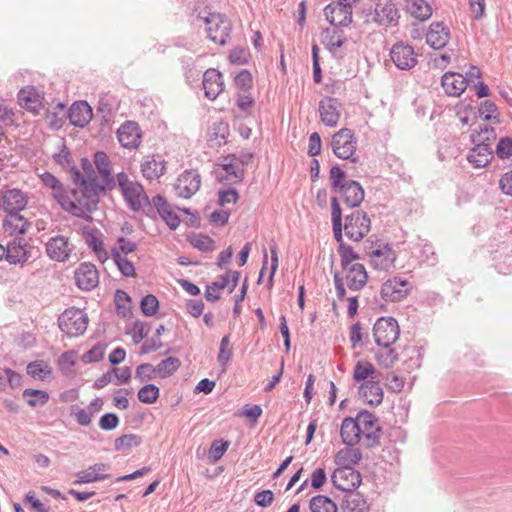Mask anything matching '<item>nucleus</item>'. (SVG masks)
Instances as JSON below:
<instances>
[{
  "instance_id": "obj_40",
  "label": "nucleus",
  "mask_w": 512,
  "mask_h": 512,
  "mask_svg": "<svg viewBox=\"0 0 512 512\" xmlns=\"http://www.w3.org/2000/svg\"><path fill=\"white\" fill-rule=\"evenodd\" d=\"M407 11L416 19L425 21L432 15V8L425 0H406Z\"/></svg>"
},
{
  "instance_id": "obj_20",
  "label": "nucleus",
  "mask_w": 512,
  "mask_h": 512,
  "mask_svg": "<svg viewBox=\"0 0 512 512\" xmlns=\"http://www.w3.org/2000/svg\"><path fill=\"white\" fill-rule=\"evenodd\" d=\"M77 286L85 291H90L99 283L98 271L92 263H82L75 272Z\"/></svg>"
},
{
  "instance_id": "obj_51",
  "label": "nucleus",
  "mask_w": 512,
  "mask_h": 512,
  "mask_svg": "<svg viewBox=\"0 0 512 512\" xmlns=\"http://www.w3.org/2000/svg\"><path fill=\"white\" fill-rule=\"evenodd\" d=\"M496 139L494 128L484 125L476 134L471 135V141L477 144H489Z\"/></svg>"
},
{
  "instance_id": "obj_54",
  "label": "nucleus",
  "mask_w": 512,
  "mask_h": 512,
  "mask_svg": "<svg viewBox=\"0 0 512 512\" xmlns=\"http://www.w3.org/2000/svg\"><path fill=\"white\" fill-rule=\"evenodd\" d=\"M338 252L341 257V266L343 269H347L352 265V261L359 258V255L354 252L353 248L345 243L339 245Z\"/></svg>"
},
{
  "instance_id": "obj_64",
  "label": "nucleus",
  "mask_w": 512,
  "mask_h": 512,
  "mask_svg": "<svg viewBox=\"0 0 512 512\" xmlns=\"http://www.w3.org/2000/svg\"><path fill=\"white\" fill-rule=\"evenodd\" d=\"M118 424L119 418L115 413H106L99 420L100 428L107 431L115 429Z\"/></svg>"
},
{
  "instance_id": "obj_60",
  "label": "nucleus",
  "mask_w": 512,
  "mask_h": 512,
  "mask_svg": "<svg viewBox=\"0 0 512 512\" xmlns=\"http://www.w3.org/2000/svg\"><path fill=\"white\" fill-rule=\"evenodd\" d=\"M104 347L100 344L94 345L90 350L83 354L85 363L98 362L103 359Z\"/></svg>"
},
{
  "instance_id": "obj_52",
  "label": "nucleus",
  "mask_w": 512,
  "mask_h": 512,
  "mask_svg": "<svg viewBox=\"0 0 512 512\" xmlns=\"http://www.w3.org/2000/svg\"><path fill=\"white\" fill-rule=\"evenodd\" d=\"M115 303L119 315L126 317L131 311V298L123 290H117L115 294Z\"/></svg>"
},
{
  "instance_id": "obj_24",
  "label": "nucleus",
  "mask_w": 512,
  "mask_h": 512,
  "mask_svg": "<svg viewBox=\"0 0 512 512\" xmlns=\"http://www.w3.org/2000/svg\"><path fill=\"white\" fill-rule=\"evenodd\" d=\"M27 204L28 199L20 189H10L2 194V208L7 214L20 213Z\"/></svg>"
},
{
  "instance_id": "obj_15",
  "label": "nucleus",
  "mask_w": 512,
  "mask_h": 512,
  "mask_svg": "<svg viewBox=\"0 0 512 512\" xmlns=\"http://www.w3.org/2000/svg\"><path fill=\"white\" fill-rule=\"evenodd\" d=\"M390 56L396 67L401 70H409L417 63L413 47L402 42L393 45Z\"/></svg>"
},
{
  "instance_id": "obj_58",
  "label": "nucleus",
  "mask_w": 512,
  "mask_h": 512,
  "mask_svg": "<svg viewBox=\"0 0 512 512\" xmlns=\"http://www.w3.org/2000/svg\"><path fill=\"white\" fill-rule=\"evenodd\" d=\"M155 374L156 372L154 366H152L149 363H145L137 367L135 378L138 379L140 382H144L153 379L155 377Z\"/></svg>"
},
{
  "instance_id": "obj_30",
  "label": "nucleus",
  "mask_w": 512,
  "mask_h": 512,
  "mask_svg": "<svg viewBox=\"0 0 512 512\" xmlns=\"http://www.w3.org/2000/svg\"><path fill=\"white\" fill-rule=\"evenodd\" d=\"M165 161L159 155H148L141 163L143 177L154 180L161 177L165 172Z\"/></svg>"
},
{
  "instance_id": "obj_36",
  "label": "nucleus",
  "mask_w": 512,
  "mask_h": 512,
  "mask_svg": "<svg viewBox=\"0 0 512 512\" xmlns=\"http://www.w3.org/2000/svg\"><path fill=\"white\" fill-rule=\"evenodd\" d=\"M5 232L13 234H25L30 227V222L20 213L7 214L3 220Z\"/></svg>"
},
{
  "instance_id": "obj_21",
  "label": "nucleus",
  "mask_w": 512,
  "mask_h": 512,
  "mask_svg": "<svg viewBox=\"0 0 512 512\" xmlns=\"http://www.w3.org/2000/svg\"><path fill=\"white\" fill-rule=\"evenodd\" d=\"M326 20L334 27H345L352 22V9H348L335 2L324 8Z\"/></svg>"
},
{
  "instance_id": "obj_47",
  "label": "nucleus",
  "mask_w": 512,
  "mask_h": 512,
  "mask_svg": "<svg viewBox=\"0 0 512 512\" xmlns=\"http://www.w3.org/2000/svg\"><path fill=\"white\" fill-rule=\"evenodd\" d=\"M112 257L121 274L125 277H134L136 275L135 267L131 261L122 256L116 249L112 250Z\"/></svg>"
},
{
  "instance_id": "obj_4",
  "label": "nucleus",
  "mask_w": 512,
  "mask_h": 512,
  "mask_svg": "<svg viewBox=\"0 0 512 512\" xmlns=\"http://www.w3.org/2000/svg\"><path fill=\"white\" fill-rule=\"evenodd\" d=\"M361 17L365 24L394 27L398 25L400 14L396 4L389 0L385 3H377L374 9H364Z\"/></svg>"
},
{
  "instance_id": "obj_23",
  "label": "nucleus",
  "mask_w": 512,
  "mask_h": 512,
  "mask_svg": "<svg viewBox=\"0 0 512 512\" xmlns=\"http://www.w3.org/2000/svg\"><path fill=\"white\" fill-rule=\"evenodd\" d=\"M203 89L208 99L215 100L224 90L222 74L213 68L206 70L203 74Z\"/></svg>"
},
{
  "instance_id": "obj_59",
  "label": "nucleus",
  "mask_w": 512,
  "mask_h": 512,
  "mask_svg": "<svg viewBox=\"0 0 512 512\" xmlns=\"http://www.w3.org/2000/svg\"><path fill=\"white\" fill-rule=\"evenodd\" d=\"M234 82L238 88L246 91L252 86V75L248 70L243 69L235 76Z\"/></svg>"
},
{
  "instance_id": "obj_9",
  "label": "nucleus",
  "mask_w": 512,
  "mask_h": 512,
  "mask_svg": "<svg viewBox=\"0 0 512 512\" xmlns=\"http://www.w3.org/2000/svg\"><path fill=\"white\" fill-rule=\"evenodd\" d=\"M398 322L392 317L379 318L373 327V335L378 346L389 348L399 337Z\"/></svg>"
},
{
  "instance_id": "obj_16",
  "label": "nucleus",
  "mask_w": 512,
  "mask_h": 512,
  "mask_svg": "<svg viewBox=\"0 0 512 512\" xmlns=\"http://www.w3.org/2000/svg\"><path fill=\"white\" fill-rule=\"evenodd\" d=\"M141 129L134 121H126L117 130L120 145L126 149H136L141 143Z\"/></svg>"
},
{
  "instance_id": "obj_50",
  "label": "nucleus",
  "mask_w": 512,
  "mask_h": 512,
  "mask_svg": "<svg viewBox=\"0 0 512 512\" xmlns=\"http://www.w3.org/2000/svg\"><path fill=\"white\" fill-rule=\"evenodd\" d=\"M141 444V437L136 434H124L115 439L114 446L117 451L129 450Z\"/></svg>"
},
{
  "instance_id": "obj_17",
  "label": "nucleus",
  "mask_w": 512,
  "mask_h": 512,
  "mask_svg": "<svg viewBox=\"0 0 512 512\" xmlns=\"http://www.w3.org/2000/svg\"><path fill=\"white\" fill-rule=\"evenodd\" d=\"M341 104L338 99L326 96L319 102V114L322 123L328 127H335L341 116Z\"/></svg>"
},
{
  "instance_id": "obj_29",
  "label": "nucleus",
  "mask_w": 512,
  "mask_h": 512,
  "mask_svg": "<svg viewBox=\"0 0 512 512\" xmlns=\"http://www.w3.org/2000/svg\"><path fill=\"white\" fill-rule=\"evenodd\" d=\"M108 468L109 465L106 463H96L87 468L86 470L78 472L76 474V479L74 480L73 484H87L108 479L110 475L103 473Z\"/></svg>"
},
{
  "instance_id": "obj_46",
  "label": "nucleus",
  "mask_w": 512,
  "mask_h": 512,
  "mask_svg": "<svg viewBox=\"0 0 512 512\" xmlns=\"http://www.w3.org/2000/svg\"><path fill=\"white\" fill-rule=\"evenodd\" d=\"M53 158L58 165H60L62 168L66 170H69L72 173V175L76 171H79L76 165L74 164L69 149L65 145L62 146V149L58 153L54 154Z\"/></svg>"
},
{
  "instance_id": "obj_57",
  "label": "nucleus",
  "mask_w": 512,
  "mask_h": 512,
  "mask_svg": "<svg viewBox=\"0 0 512 512\" xmlns=\"http://www.w3.org/2000/svg\"><path fill=\"white\" fill-rule=\"evenodd\" d=\"M496 154L500 159H506L512 156V138H501L496 147Z\"/></svg>"
},
{
  "instance_id": "obj_13",
  "label": "nucleus",
  "mask_w": 512,
  "mask_h": 512,
  "mask_svg": "<svg viewBox=\"0 0 512 512\" xmlns=\"http://www.w3.org/2000/svg\"><path fill=\"white\" fill-rule=\"evenodd\" d=\"M47 256L57 262H66L69 260L71 253L74 250V245L69 241V238L57 235L50 238L45 244Z\"/></svg>"
},
{
  "instance_id": "obj_44",
  "label": "nucleus",
  "mask_w": 512,
  "mask_h": 512,
  "mask_svg": "<svg viewBox=\"0 0 512 512\" xmlns=\"http://www.w3.org/2000/svg\"><path fill=\"white\" fill-rule=\"evenodd\" d=\"M180 365L181 361L177 357H168L160 361L154 369L161 378H166L176 372Z\"/></svg>"
},
{
  "instance_id": "obj_43",
  "label": "nucleus",
  "mask_w": 512,
  "mask_h": 512,
  "mask_svg": "<svg viewBox=\"0 0 512 512\" xmlns=\"http://www.w3.org/2000/svg\"><path fill=\"white\" fill-rule=\"evenodd\" d=\"M311 512H337L336 504L327 496L317 495L310 500Z\"/></svg>"
},
{
  "instance_id": "obj_33",
  "label": "nucleus",
  "mask_w": 512,
  "mask_h": 512,
  "mask_svg": "<svg viewBox=\"0 0 512 512\" xmlns=\"http://www.w3.org/2000/svg\"><path fill=\"white\" fill-rule=\"evenodd\" d=\"M359 394L372 405H379L383 401V390L375 377L360 385Z\"/></svg>"
},
{
  "instance_id": "obj_31",
  "label": "nucleus",
  "mask_w": 512,
  "mask_h": 512,
  "mask_svg": "<svg viewBox=\"0 0 512 512\" xmlns=\"http://www.w3.org/2000/svg\"><path fill=\"white\" fill-rule=\"evenodd\" d=\"M94 163L98 173L103 179V185L108 190H113L116 187V180L111 174V161L107 154L103 151H98L94 155Z\"/></svg>"
},
{
  "instance_id": "obj_61",
  "label": "nucleus",
  "mask_w": 512,
  "mask_h": 512,
  "mask_svg": "<svg viewBox=\"0 0 512 512\" xmlns=\"http://www.w3.org/2000/svg\"><path fill=\"white\" fill-rule=\"evenodd\" d=\"M227 441H214L210 447L209 454L213 462L218 461L228 449Z\"/></svg>"
},
{
  "instance_id": "obj_5",
  "label": "nucleus",
  "mask_w": 512,
  "mask_h": 512,
  "mask_svg": "<svg viewBox=\"0 0 512 512\" xmlns=\"http://www.w3.org/2000/svg\"><path fill=\"white\" fill-rule=\"evenodd\" d=\"M88 322L87 314L77 308L66 309L58 319L59 328L69 337H78L84 334Z\"/></svg>"
},
{
  "instance_id": "obj_19",
  "label": "nucleus",
  "mask_w": 512,
  "mask_h": 512,
  "mask_svg": "<svg viewBox=\"0 0 512 512\" xmlns=\"http://www.w3.org/2000/svg\"><path fill=\"white\" fill-rule=\"evenodd\" d=\"M28 243L24 238H16L9 242L7 247L4 248L0 245V250H3L5 259L10 264L24 263L30 258V252L27 250Z\"/></svg>"
},
{
  "instance_id": "obj_63",
  "label": "nucleus",
  "mask_w": 512,
  "mask_h": 512,
  "mask_svg": "<svg viewBox=\"0 0 512 512\" xmlns=\"http://www.w3.org/2000/svg\"><path fill=\"white\" fill-rule=\"evenodd\" d=\"M377 360L380 365L389 368L398 360V354L389 347L388 350L377 356Z\"/></svg>"
},
{
  "instance_id": "obj_26",
  "label": "nucleus",
  "mask_w": 512,
  "mask_h": 512,
  "mask_svg": "<svg viewBox=\"0 0 512 512\" xmlns=\"http://www.w3.org/2000/svg\"><path fill=\"white\" fill-rule=\"evenodd\" d=\"M450 39V30L443 22L430 24L426 33V43L433 49H441Z\"/></svg>"
},
{
  "instance_id": "obj_37",
  "label": "nucleus",
  "mask_w": 512,
  "mask_h": 512,
  "mask_svg": "<svg viewBox=\"0 0 512 512\" xmlns=\"http://www.w3.org/2000/svg\"><path fill=\"white\" fill-rule=\"evenodd\" d=\"M342 510L344 512H368L369 505L363 495L354 491L345 494L342 502Z\"/></svg>"
},
{
  "instance_id": "obj_1",
  "label": "nucleus",
  "mask_w": 512,
  "mask_h": 512,
  "mask_svg": "<svg viewBox=\"0 0 512 512\" xmlns=\"http://www.w3.org/2000/svg\"><path fill=\"white\" fill-rule=\"evenodd\" d=\"M73 182L77 187L70 192L69 196L70 203L75 209L73 210V208L66 205L62 209L75 217L91 221L90 214L97 209L100 194L108 189L105 185L99 184L98 181L85 182L80 171L73 174Z\"/></svg>"
},
{
  "instance_id": "obj_22",
  "label": "nucleus",
  "mask_w": 512,
  "mask_h": 512,
  "mask_svg": "<svg viewBox=\"0 0 512 512\" xmlns=\"http://www.w3.org/2000/svg\"><path fill=\"white\" fill-rule=\"evenodd\" d=\"M408 293V281L400 278L389 279L381 287V296L385 301L398 302Z\"/></svg>"
},
{
  "instance_id": "obj_11",
  "label": "nucleus",
  "mask_w": 512,
  "mask_h": 512,
  "mask_svg": "<svg viewBox=\"0 0 512 512\" xmlns=\"http://www.w3.org/2000/svg\"><path fill=\"white\" fill-rule=\"evenodd\" d=\"M208 38L219 45H225L230 38V22L220 14H213L206 19Z\"/></svg>"
},
{
  "instance_id": "obj_25",
  "label": "nucleus",
  "mask_w": 512,
  "mask_h": 512,
  "mask_svg": "<svg viewBox=\"0 0 512 512\" xmlns=\"http://www.w3.org/2000/svg\"><path fill=\"white\" fill-rule=\"evenodd\" d=\"M368 253L373 268L387 271L394 266L396 254L388 245L379 246Z\"/></svg>"
},
{
  "instance_id": "obj_35",
  "label": "nucleus",
  "mask_w": 512,
  "mask_h": 512,
  "mask_svg": "<svg viewBox=\"0 0 512 512\" xmlns=\"http://www.w3.org/2000/svg\"><path fill=\"white\" fill-rule=\"evenodd\" d=\"M347 270L346 279L348 287L354 291L361 290L366 285L368 279L365 267L360 263H355L349 266Z\"/></svg>"
},
{
  "instance_id": "obj_49",
  "label": "nucleus",
  "mask_w": 512,
  "mask_h": 512,
  "mask_svg": "<svg viewBox=\"0 0 512 512\" xmlns=\"http://www.w3.org/2000/svg\"><path fill=\"white\" fill-rule=\"evenodd\" d=\"M160 390L154 384H146L141 387L138 391V399L140 402L145 404H153L159 398Z\"/></svg>"
},
{
  "instance_id": "obj_34",
  "label": "nucleus",
  "mask_w": 512,
  "mask_h": 512,
  "mask_svg": "<svg viewBox=\"0 0 512 512\" xmlns=\"http://www.w3.org/2000/svg\"><path fill=\"white\" fill-rule=\"evenodd\" d=\"M474 144L475 146L470 150L467 156V160L475 168H482L487 166L493 157V152L490 145L477 143Z\"/></svg>"
},
{
  "instance_id": "obj_27",
  "label": "nucleus",
  "mask_w": 512,
  "mask_h": 512,
  "mask_svg": "<svg viewBox=\"0 0 512 512\" xmlns=\"http://www.w3.org/2000/svg\"><path fill=\"white\" fill-rule=\"evenodd\" d=\"M92 116V108L86 101L74 102L68 112L70 123L80 128L85 127L91 121Z\"/></svg>"
},
{
  "instance_id": "obj_8",
  "label": "nucleus",
  "mask_w": 512,
  "mask_h": 512,
  "mask_svg": "<svg viewBox=\"0 0 512 512\" xmlns=\"http://www.w3.org/2000/svg\"><path fill=\"white\" fill-rule=\"evenodd\" d=\"M370 229L371 220L367 213L362 210H356L345 218V235L351 241H361L369 233Z\"/></svg>"
},
{
  "instance_id": "obj_6",
  "label": "nucleus",
  "mask_w": 512,
  "mask_h": 512,
  "mask_svg": "<svg viewBox=\"0 0 512 512\" xmlns=\"http://www.w3.org/2000/svg\"><path fill=\"white\" fill-rule=\"evenodd\" d=\"M331 147L336 157L344 160H350L354 163L358 161L355 157L357 140L352 130L342 128L337 131L331 140Z\"/></svg>"
},
{
  "instance_id": "obj_28",
  "label": "nucleus",
  "mask_w": 512,
  "mask_h": 512,
  "mask_svg": "<svg viewBox=\"0 0 512 512\" xmlns=\"http://www.w3.org/2000/svg\"><path fill=\"white\" fill-rule=\"evenodd\" d=\"M441 85L449 96L458 97L466 90V78L457 72H446L441 78Z\"/></svg>"
},
{
  "instance_id": "obj_3",
  "label": "nucleus",
  "mask_w": 512,
  "mask_h": 512,
  "mask_svg": "<svg viewBox=\"0 0 512 512\" xmlns=\"http://www.w3.org/2000/svg\"><path fill=\"white\" fill-rule=\"evenodd\" d=\"M116 185H118L124 200L132 211L138 212L144 206L150 205L144 187L139 182L130 180L125 172L116 175Z\"/></svg>"
},
{
  "instance_id": "obj_45",
  "label": "nucleus",
  "mask_w": 512,
  "mask_h": 512,
  "mask_svg": "<svg viewBox=\"0 0 512 512\" xmlns=\"http://www.w3.org/2000/svg\"><path fill=\"white\" fill-rule=\"evenodd\" d=\"M23 397L27 398V404L30 407L43 406L49 401V394L44 390L38 389H25Z\"/></svg>"
},
{
  "instance_id": "obj_12",
  "label": "nucleus",
  "mask_w": 512,
  "mask_h": 512,
  "mask_svg": "<svg viewBox=\"0 0 512 512\" xmlns=\"http://www.w3.org/2000/svg\"><path fill=\"white\" fill-rule=\"evenodd\" d=\"M333 485L347 493L354 492L361 483V474L353 467H339L332 476Z\"/></svg>"
},
{
  "instance_id": "obj_2",
  "label": "nucleus",
  "mask_w": 512,
  "mask_h": 512,
  "mask_svg": "<svg viewBox=\"0 0 512 512\" xmlns=\"http://www.w3.org/2000/svg\"><path fill=\"white\" fill-rule=\"evenodd\" d=\"M331 188L340 194L344 204L349 208L360 206L364 200V189L355 180H346V174L339 165L331 167L329 172Z\"/></svg>"
},
{
  "instance_id": "obj_56",
  "label": "nucleus",
  "mask_w": 512,
  "mask_h": 512,
  "mask_svg": "<svg viewBox=\"0 0 512 512\" xmlns=\"http://www.w3.org/2000/svg\"><path fill=\"white\" fill-rule=\"evenodd\" d=\"M150 326L143 321H135L132 329V339L135 344L141 342L149 333Z\"/></svg>"
},
{
  "instance_id": "obj_7",
  "label": "nucleus",
  "mask_w": 512,
  "mask_h": 512,
  "mask_svg": "<svg viewBox=\"0 0 512 512\" xmlns=\"http://www.w3.org/2000/svg\"><path fill=\"white\" fill-rule=\"evenodd\" d=\"M363 438V445L366 448H374L380 444L382 429L378 424L377 417L367 410L360 411L355 418Z\"/></svg>"
},
{
  "instance_id": "obj_53",
  "label": "nucleus",
  "mask_w": 512,
  "mask_h": 512,
  "mask_svg": "<svg viewBox=\"0 0 512 512\" xmlns=\"http://www.w3.org/2000/svg\"><path fill=\"white\" fill-rule=\"evenodd\" d=\"M140 308L145 316H154L158 312L159 301L156 296L148 294L141 299Z\"/></svg>"
},
{
  "instance_id": "obj_10",
  "label": "nucleus",
  "mask_w": 512,
  "mask_h": 512,
  "mask_svg": "<svg viewBox=\"0 0 512 512\" xmlns=\"http://www.w3.org/2000/svg\"><path fill=\"white\" fill-rule=\"evenodd\" d=\"M215 176L219 182L235 184L244 179V169L238 157L235 154H229L223 158L222 163L217 164Z\"/></svg>"
},
{
  "instance_id": "obj_62",
  "label": "nucleus",
  "mask_w": 512,
  "mask_h": 512,
  "mask_svg": "<svg viewBox=\"0 0 512 512\" xmlns=\"http://www.w3.org/2000/svg\"><path fill=\"white\" fill-rule=\"evenodd\" d=\"M239 198L238 192L234 188L219 191L218 204L224 206L226 204H235Z\"/></svg>"
},
{
  "instance_id": "obj_41",
  "label": "nucleus",
  "mask_w": 512,
  "mask_h": 512,
  "mask_svg": "<svg viewBox=\"0 0 512 512\" xmlns=\"http://www.w3.org/2000/svg\"><path fill=\"white\" fill-rule=\"evenodd\" d=\"M322 43L330 51L336 48H340L346 41V37L343 33L335 28H327L321 33Z\"/></svg>"
},
{
  "instance_id": "obj_32",
  "label": "nucleus",
  "mask_w": 512,
  "mask_h": 512,
  "mask_svg": "<svg viewBox=\"0 0 512 512\" xmlns=\"http://www.w3.org/2000/svg\"><path fill=\"white\" fill-rule=\"evenodd\" d=\"M362 430H360L355 419L346 417L341 425L340 435L344 444L347 446H354L360 441L363 442Z\"/></svg>"
},
{
  "instance_id": "obj_39",
  "label": "nucleus",
  "mask_w": 512,
  "mask_h": 512,
  "mask_svg": "<svg viewBox=\"0 0 512 512\" xmlns=\"http://www.w3.org/2000/svg\"><path fill=\"white\" fill-rule=\"evenodd\" d=\"M362 459V453L357 448H343L335 455V463L339 467H352Z\"/></svg>"
},
{
  "instance_id": "obj_55",
  "label": "nucleus",
  "mask_w": 512,
  "mask_h": 512,
  "mask_svg": "<svg viewBox=\"0 0 512 512\" xmlns=\"http://www.w3.org/2000/svg\"><path fill=\"white\" fill-rule=\"evenodd\" d=\"M99 234L100 232L98 229L84 230L85 242L93 252L104 247V243L99 237Z\"/></svg>"
},
{
  "instance_id": "obj_48",
  "label": "nucleus",
  "mask_w": 512,
  "mask_h": 512,
  "mask_svg": "<svg viewBox=\"0 0 512 512\" xmlns=\"http://www.w3.org/2000/svg\"><path fill=\"white\" fill-rule=\"evenodd\" d=\"M376 370L374 366L368 361H358L354 367L353 378L355 381H364L367 378L375 377Z\"/></svg>"
},
{
  "instance_id": "obj_14",
  "label": "nucleus",
  "mask_w": 512,
  "mask_h": 512,
  "mask_svg": "<svg viewBox=\"0 0 512 512\" xmlns=\"http://www.w3.org/2000/svg\"><path fill=\"white\" fill-rule=\"evenodd\" d=\"M200 175L195 170L183 172L176 180L174 189L176 194L181 198H190L200 188Z\"/></svg>"
},
{
  "instance_id": "obj_18",
  "label": "nucleus",
  "mask_w": 512,
  "mask_h": 512,
  "mask_svg": "<svg viewBox=\"0 0 512 512\" xmlns=\"http://www.w3.org/2000/svg\"><path fill=\"white\" fill-rule=\"evenodd\" d=\"M42 183L51 189V196L61 206V208L70 206L75 209L70 203V196L67 193L64 185L50 172H44L40 175Z\"/></svg>"
},
{
  "instance_id": "obj_38",
  "label": "nucleus",
  "mask_w": 512,
  "mask_h": 512,
  "mask_svg": "<svg viewBox=\"0 0 512 512\" xmlns=\"http://www.w3.org/2000/svg\"><path fill=\"white\" fill-rule=\"evenodd\" d=\"M19 104L30 111H37L42 106V97L34 88L21 89L18 93Z\"/></svg>"
},
{
  "instance_id": "obj_42",
  "label": "nucleus",
  "mask_w": 512,
  "mask_h": 512,
  "mask_svg": "<svg viewBox=\"0 0 512 512\" xmlns=\"http://www.w3.org/2000/svg\"><path fill=\"white\" fill-rule=\"evenodd\" d=\"M26 372L34 379L44 380L52 374V369L47 362L36 360L27 365Z\"/></svg>"
}]
</instances>
